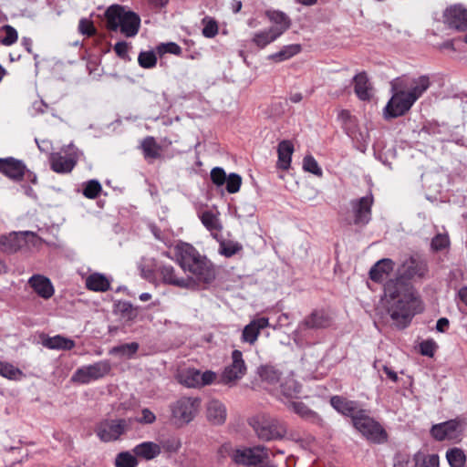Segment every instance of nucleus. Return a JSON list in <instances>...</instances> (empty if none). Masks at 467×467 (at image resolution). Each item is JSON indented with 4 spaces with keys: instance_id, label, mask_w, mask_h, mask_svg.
I'll use <instances>...</instances> for the list:
<instances>
[{
    "instance_id": "60",
    "label": "nucleus",
    "mask_w": 467,
    "mask_h": 467,
    "mask_svg": "<svg viewBox=\"0 0 467 467\" xmlns=\"http://www.w3.org/2000/svg\"><path fill=\"white\" fill-rule=\"evenodd\" d=\"M337 119L345 129L348 128V124L352 122V116L348 110L342 109L337 114Z\"/></svg>"
},
{
    "instance_id": "49",
    "label": "nucleus",
    "mask_w": 467,
    "mask_h": 467,
    "mask_svg": "<svg viewBox=\"0 0 467 467\" xmlns=\"http://www.w3.org/2000/svg\"><path fill=\"white\" fill-rule=\"evenodd\" d=\"M226 190L229 193L239 192L242 184V177L237 173H230L225 181Z\"/></svg>"
},
{
    "instance_id": "23",
    "label": "nucleus",
    "mask_w": 467,
    "mask_h": 467,
    "mask_svg": "<svg viewBox=\"0 0 467 467\" xmlns=\"http://www.w3.org/2000/svg\"><path fill=\"white\" fill-rule=\"evenodd\" d=\"M330 404L339 413L351 417L352 420H354V417L357 416L359 412L356 402L348 400L340 396H333L330 399Z\"/></svg>"
},
{
    "instance_id": "63",
    "label": "nucleus",
    "mask_w": 467,
    "mask_h": 467,
    "mask_svg": "<svg viewBox=\"0 0 467 467\" xmlns=\"http://www.w3.org/2000/svg\"><path fill=\"white\" fill-rule=\"evenodd\" d=\"M22 45L23 47L26 48V50L28 52V53H32V45H33V42H32V39L29 38V37H23L22 38Z\"/></svg>"
},
{
    "instance_id": "34",
    "label": "nucleus",
    "mask_w": 467,
    "mask_h": 467,
    "mask_svg": "<svg viewBox=\"0 0 467 467\" xmlns=\"http://www.w3.org/2000/svg\"><path fill=\"white\" fill-rule=\"evenodd\" d=\"M139 347L137 342L126 343L111 348L109 354L119 358H131L137 353Z\"/></svg>"
},
{
    "instance_id": "5",
    "label": "nucleus",
    "mask_w": 467,
    "mask_h": 467,
    "mask_svg": "<svg viewBox=\"0 0 467 467\" xmlns=\"http://www.w3.org/2000/svg\"><path fill=\"white\" fill-rule=\"evenodd\" d=\"M134 420L131 418L105 419L95 427V433L103 442L119 441L131 430Z\"/></svg>"
},
{
    "instance_id": "9",
    "label": "nucleus",
    "mask_w": 467,
    "mask_h": 467,
    "mask_svg": "<svg viewBox=\"0 0 467 467\" xmlns=\"http://www.w3.org/2000/svg\"><path fill=\"white\" fill-rule=\"evenodd\" d=\"M352 422L354 427L368 440L378 443L383 442L386 440L385 431L378 422L368 417L364 410H359Z\"/></svg>"
},
{
    "instance_id": "57",
    "label": "nucleus",
    "mask_w": 467,
    "mask_h": 467,
    "mask_svg": "<svg viewBox=\"0 0 467 467\" xmlns=\"http://www.w3.org/2000/svg\"><path fill=\"white\" fill-rule=\"evenodd\" d=\"M155 420L156 417L151 410L149 409H143L141 411V418H140L138 421L144 424H151Z\"/></svg>"
},
{
    "instance_id": "4",
    "label": "nucleus",
    "mask_w": 467,
    "mask_h": 467,
    "mask_svg": "<svg viewBox=\"0 0 467 467\" xmlns=\"http://www.w3.org/2000/svg\"><path fill=\"white\" fill-rule=\"evenodd\" d=\"M107 27L111 31L119 30L127 37L135 36L140 26V16L125 7L112 5L105 12Z\"/></svg>"
},
{
    "instance_id": "19",
    "label": "nucleus",
    "mask_w": 467,
    "mask_h": 467,
    "mask_svg": "<svg viewBox=\"0 0 467 467\" xmlns=\"http://www.w3.org/2000/svg\"><path fill=\"white\" fill-rule=\"evenodd\" d=\"M32 289L43 299H49L55 294V288L49 278L42 275H34L28 279Z\"/></svg>"
},
{
    "instance_id": "15",
    "label": "nucleus",
    "mask_w": 467,
    "mask_h": 467,
    "mask_svg": "<svg viewBox=\"0 0 467 467\" xmlns=\"http://www.w3.org/2000/svg\"><path fill=\"white\" fill-rule=\"evenodd\" d=\"M444 21L451 28L467 30V9L462 5L448 7L444 12Z\"/></svg>"
},
{
    "instance_id": "28",
    "label": "nucleus",
    "mask_w": 467,
    "mask_h": 467,
    "mask_svg": "<svg viewBox=\"0 0 467 467\" xmlns=\"http://www.w3.org/2000/svg\"><path fill=\"white\" fill-rule=\"evenodd\" d=\"M86 287L94 292H106L110 288V281L100 273H93L85 280Z\"/></svg>"
},
{
    "instance_id": "25",
    "label": "nucleus",
    "mask_w": 467,
    "mask_h": 467,
    "mask_svg": "<svg viewBox=\"0 0 467 467\" xmlns=\"http://www.w3.org/2000/svg\"><path fill=\"white\" fill-rule=\"evenodd\" d=\"M135 456L150 461L161 452V446L153 441H144L133 448Z\"/></svg>"
},
{
    "instance_id": "12",
    "label": "nucleus",
    "mask_w": 467,
    "mask_h": 467,
    "mask_svg": "<svg viewBox=\"0 0 467 467\" xmlns=\"http://www.w3.org/2000/svg\"><path fill=\"white\" fill-rule=\"evenodd\" d=\"M465 421L460 419L435 424L431 430V436L437 441L458 439L465 429Z\"/></svg>"
},
{
    "instance_id": "18",
    "label": "nucleus",
    "mask_w": 467,
    "mask_h": 467,
    "mask_svg": "<svg viewBox=\"0 0 467 467\" xmlns=\"http://www.w3.org/2000/svg\"><path fill=\"white\" fill-rule=\"evenodd\" d=\"M268 326L269 319L267 317H263L253 319L244 327L241 337L242 341L254 345L260 335V331Z\"/></svg>"
},
{
    "instance_id": "8",
    "label": "nucleus",
    "mask_w": 467,
    "mask_h": 467,
    "mask_svg": "<svg viewBox=\"0 0 467 467\" xmlns=\"http://www.w3.org/2000/svg\"><path fill=\"white\" fill-rule=\"evenodd\" d=\"M78 160V150L73 145L62 147L59 151L49 156L50 168L57 173H69Z\"/></svg>"
},
{
    "instance_id": "53",
    "label": "nucleus",
    "mask_w": 467,
    "mask_h": 467,
    "mask_svg": "<svg viewBox=\"0 0 467 467\" xmlns=\"http://www.w3.org/2000/svg\"><path fill=\"white\" fill-rule=\"evenodd\" d=\"M449 244V237L446 234H439L433 237L431 241V247L436 251H440L447 247Z\"/></svg>"
},
{
    "instance_id": "51",
    "label": "nucleus",
    "mask_w": 467,
    "mask_h": 467,
    "mask_svg": "<svg viewBox=\"0 0 467 467\" xmlns=\"http://www.w3.org/2000/svg\"><path fill=\"white\" fill-rule=\"evenodd\" d=\"M226 178L227 176L224 170L220 167H215L211 171V180L217 186L223 185Z\"/></svg>"
},
{
    "instance_id": "45",
    "label": "nucleus",
    "mask_w": 467,
    "mask_h": 467,
    "mask_svg": "<svg viewBox=\"0 0 467 467\" xmlns=\"http://www.w3.org/2000/svg\"><path fill=\"white\" fill-rule=\"evenodd\" d=\"M289 409L300 417L308 418L314 414V412L302 401H287L285 402Z\"/></svg>"
},
{
    "instance_id": "54",
    "label": "nucleus",
    "mask_w": 467,
    "mask_h": 467,
    "mask_svg": "<svg viewBox=\"0 0 467 467\" xmlns=\"http://www.w3.org/2000/svg\"><path fill=\"white\" fill-rule=\"evenodd\" d=\"M78 30L80 31L81 34L87 35L88 36L94 35L96 32L93 23L90 20L86 19V18H82L79 21Z\"/></svg>"
},
{
    "instance_id": "1",
    "label": "nucleus",
    "mask_w": 467,
    "mask_h": 467,
    "mask_svg": "<svg viewBox=\"0 0 467 467\" xmlns=\"http://www.w3.org/2000/svg\"><path fill=\"white\" fill-rule=\"evenodd\" d=\"M427 271L426 263L410 258L399 269L400 276L395 280H389L385 285L386 308L397 326L406 327L412 317L422 310L420 301L408 280L415 277L421 278Z\"/></svg>"
},
{
    "instance_id": "16",
    "label": "nucleus",
    "mask_w": 467,
    "mask_h": 467,
    "mask_svg": "<svg viewBox=\"0 0 467 467\" xmlns=\"http://www.w3.org/2000/svg\"><path fill=\"white\" fill-rule=\"evenodd\" d=\"M156 273L162 283L180 288H187V284L184 279L185 275L181 276L172 265L161 264L157 265Z\"/></svg>"
},
{
    "instance_id": "50",
    "label": "nucleus",
    "mask_w": 467,
    "mask_h": 467,
    "mask_svg": "<svg viewBox=\"0 0 467 467\" xmlns=\"http://www.w3.org/2000/svg\"><path fill=\"white\" fill-rule=\"evenodd\" d=\"M437 348H438V346H437L436 342L432 339H428V340L422 341L420 344V353L426 357H431V358L433 357Z\"/></svg>"
},
{
    "instance_id": "40",
    "label": "nucleus",
    "mask_w": 467,
    "mask_h": 467,
    "mask_svg": "<svg viewBox=\"0 0 467 467\" xmlns=\"http://www.w3.org/2000/svg\"><path fill=\"white\" fill-rule=\"evenodd\" d=\"M0 32L4 34L0 36V43L9 47L14 45L18 39L17 31L10 25H5L0 28Z\"/></svg>"
},
{
    "instance_id": "29",
    "label": "nucleus",
    "mask_w": 467,
    "mask_h": 467,
    "mask_svg": "<svg viewBox=\"0 0 467 467\" xmlns=\"http://www.w3.org/2000/svg\"><path fill=\"white\" fill-rule=\"evenodd\" d=\"M42 345L49 349L70 350L75 347V342L70 338L57 335L43 337Z\"/></svg>"
},
{
    "instance_id": "35",
    "label": "nucleus",
    "mask_w": 467,
    "mask_h": 467,
    "mask_svg": "<svg viewBox=\"0 0 467 467\" xmlns=\"http://www.w3.org/2000/svg\"><path fill=\"white\" fill-rule=\"evenodd\" d=\"M279 36L270 28L254 34L252 42L259 48H264L275 41Z\"/></svg>"
},
{
    "instance_id": "31",
    "label": "nucleus",
    "mask_w": 467,
    "mask_h": 467,
    "mask_svg": "<svg viewBox=\"0 0 467 467\" xmlns=\"http://www.w3.org/2000/svg\"><path fill=\"white\" fill-rule=\"evenodd\" d=\"M413 467H440V457L436 453L419 451L413 454Z\"/></svg>"
},
{
    "instance_id": "2",
    "label": "nucleus",
    "mask_w": 467,
    "mask_h": 467,
    "mask_svg": "<svg viewBox=\"0 0 467 467\" xmlns=\"http://www.w3.org/2000/svg\"><path fill=\"white\" fill-rule=\"evenodd\" d=\"M176 261L185 274L187 288L211 284L216 277L213 264L192 244L182 243L174 247Z\"/></svg>"
},
{
    "instance_id": "21",
    "label": "nucleus",
    "mask_w": 467,
    "mask_h": 467,
    "mask_svg": "<svg viewBox=\"0 0 467 467\" xmlns=\"http://www.w3.org/2000/svg\"><path fill=\"white\" fill-rule=\"evenodd\" d=\"M265 16L273 24L269 28L275 33H277L278 36H281L291 26L289 16L282 11L267 10Z\"/></svg>"
},
{
    "instance_id": "36",
    "label": "nucleus",
    "mask_w": 467,
    "mask_h": 467,
    "mask_svg": "<svg viewBox=\"0 0 467 467\" xmlns=\"http://www.w3.org/2000/svg\"><path fill=\"white\" fill-rule=\"evenodd\" d=\"M201 371L195 368H188L179 374V380L188 388L200 387Z\"/></svg>"
},
{
    "instance_id": "41",
    "label": "nucleus",
    "mask_w": 467,
    "mask_h": 467,
    "mask_svg": "<svg viewBox=\"0 0 467 467\" xmlns=\"http://www.w3.org/2000/svg\"><path fill=\"white\" fill-rule=\"evenodd\" d=\"M0 375L8 379L16 380L23 376V372L11 363L0 361Z\"/></svg>"
},
{
    "instance_id": "26",
    "label": "nucleus",
    "mask_w": 467,
    "mask_h": 467,
    "mask_svg": "<svg viewBox=\"0 0 467 467\" xmlns=\"http://www.w3.org/2000/svg\"><path fill=\"white\" fill-rule=\"evenodd\" d=\"M331 324L330 317L324 311H314L306 317L301 326L306 328H325Z\"/></svg>"
},
{
    "instance_id": "43",
    "label": "nucleus",
    "mask_w": 467,
    "mask_h": 467,
    "mask_svg": "<svg viewBox=\"0 0 467 467\" xmlns=\"http://www.w3.org/2000/svg\"><path fill=\"white\" fill-rule=\"evenodd\" d=\"M242 250V245L233 241H223L220 244L219 252L221 254L231 257Z\"/></svg>"
},
{
    "instance_id": "20",
    "label": "nucleus",
    "mask_w": 467,
    "mask_h": 467,
    "mask_svg": "<svg viewBox=\"0 0 467 467\" xmlns=\"http://www.w3.org/2000/svg\"><path fill=\"white\" fill-rule=\"evenodd\" d=\"M26 166L22 161L13 158L0 159V172L14 181L23 179Z\"/></svg>"
},
{
    "instance_id": "33",
    "label": "nucleus",
    "mask_w": 467,
    "mask_h": 467,
    "mask_svg": "<svg viewBox=\"0 0 467 467\" xmlns=\"http://www.w3.org/2000/svg\"><path fill=\"white\" fill-rule=\"evenodd\" d=\"M355 93L361 100H367L370 98V84L367 75L362 72L355 76Z\"/></svg>"
},
{
    "instance_id": "61",
    "label": "nucleus",
    "mask_w": 467,
    "mask_h": 467,
    "mask_svg": "<svg viewBox=\"0 0 467 467\" xmlns=\"http://www.w3.org/2000/svg\"><path fill=\"white\" fill-rule=\"evenodd\" d=\"M449 320L446 317H441L437 321L436 329L439 332H445L449 327Z\"/></svg>"
},
{
    "instance_id": "58",
    "label": "nucleus",
    "mask_w": 467,
    "mask_h": 467,
    "mask_svg": "<svg viewBox=\"0 0 467 467\" xmlns=\"http://www.w3.org/2000/svg\"><path fill=\"white\" fill-rule=\"evenodd\" d=\"M216 379V374L211 370H207L203 373L201 372L200 387L209 385L213 383Z\"/></svg>"
},
{
    "instance_id": "59",
    "label": "nucleus",
    "mask_w": 467,
    "mask_h": 467,
    "mask_svg": "<svg viewBox=\"0 0 467 467\" xmlns=\"http://www.w3.org/2000/svg\"><path fill=\"white\" fill-rule=\"evenodd\" d=\"M114 51L119 57L126 58L128 57L129 46L126 42H118L114 46Z\"/></svg>"
},
{
    "instance_id": "55",
    "label": "nucleus",
    "mask_w": 467,
    "mask_h": 467,
    "mask_svg": "<svg viewBox=\"0 0 467 467\" xmlns=\"http://www.w3.org/2000/svg\"><path fill=\"white\" fill-rule=\"evenodd\" d=\"M394 467H413V457L410 459L407 454L398 453L395 457Z\"/></svg>"
},
{
    "instance_id": "24",
    "label": "nucleus",
    "mask_w": 467,
    "mask_h": 467,
    "mask_svg": "<svg viewBox=\"0 0 467 467\" xmlns=\"http://www.w3.org/2000/svg\"><path fill=\"white\" fill-rule=\"evenodd\" d=\"M200 220L204 227L216 237L222 231L223 225L219 218V213L206 210L199 214Z\"/></svg>"
},
{
    "instance_id": "22",
    "label": "nucleus",
    "mask_w": 467,
    "mask_h": 467,
    "mask_svg": "<svg viewBox=\"0 0 467 467\" xmlns=\"http://www.w3.org/2000/svg\"><path fill=\"white\" fill-rule=\"evenodd\" d=\"M226 408L223 402L217 400H210L206 405V417L214 425H221L226 420Z\"/></svg>"
},
{
    "instance_id": "32",
    "label": "nucleus",
    "mask_w": 467,
    "mask_h": 467,
    "mask_svg": "<svg viewBox=\"0 0 467 467\" xmlns=\"http://www.w3.org/2000/svg\"><path fill=\"white\" fill-rule=\"evenodd\" d=\"M258 374L262 381L275 387V389L277 388L276 385H279L282 380L280 372L273 366L265 365L260 367Z\"/></svg>"
},
{
    "instance_id": "48",
    "label": "nucleus",
    "mask_w": 467,
    "mask_h": 467,
    "mask_svg": "<svg viewBox=\"0 0 467 467\" xmlns=\"http://www.w3.org/2000/svg\"><path fill=\"white\" fill-rule=\"evenodd\" d=\"M101 190V184L96 180H91L86 183L85 188L83 190V194L85 197L88 199H95L99 196Z\"/></svg>"
},
{
    "instance_id": "14",
    "label": "nucleus",
    "mask_w": 467,
    "mask_h": 467,
    "mask_svg": "<svg viewBox=\"0 0 467 467\" xmlns=\"http://www.w3.org/2000/svg\"><path fill=\"white\" fill-rule=\"evenodd\" d=\"M373 201V196L371 194H368L350 202L354 216V223L356 225L364 226L371 220V207Z\"/></svg>"
},
{
    "instance_id": "17",
    "label": "nucleus",
    "mask_w": 467,
    "mask_h": 467,
    "mask_svg": "<svg viewBox=\"0 0 467 467\" xmlns=\"http://www.w3.org/2000/svg\"><path fill=\"white\" fill-rule=\"evenodd\" d=\"M279 394L278 398L283 402H287L292 399L298 397L301 391L300 384L293 378L292 375H287L282 378L278 387L275 389Z\"/></svg>"
},
{
    "instance_id": "56",
    "label": "nucleus",
    "mask_w": 467,
    "mask_h": 467,
    "mask_svg": "<svg viewBox=\"0 0 467 467\" xmlns=\"http://www.w3.org/2000/svg\"><path fill=\"white\" fill-rule=\"evenodd\" d=\"M162 448L169 452H176L181 448V442L177 439H170L162 442Z\"/></svg>"
},
{
    "instance_id": "10",
    "label": "nucleus",
    "mask_w": 467,
    "mask_h": 467,
    "mask_svg": "<svg viewBox=\"0 0 467 467\" xmlns=\"http://www.w3.org/2000/svg\"><path fill=\"white\" fill-rule=\"evenodd\" d=\"M111 366L108 360H100L90 365L78 368L71 377V382L88 384L104 378L109 373Z\"/></svg>"
},
{
    "instance_id": "42",
    "label": "nucleus",
    "mask_w": 467,
    "mask_h": 467,
    "mask_svg": "<svg viewBox=\"0 0 467 467\" xmlns=\"http://www.w3.org/2000/svg\"><path fill=\"white\" fill-rule=\"evenodd\" d=\"M137 456L129 451L119 452L115 459L116 467H136L138 465Z\"/></svg>"
},
{
    "instance_id": "27",
    "label": "nucleus",
    "mask_w": 467,
    "mask_h": 467,
    "mask_svg": "<svg viewBox=\"0 0 467 467\" xmlns=\"http://www.w3.org/2000/svg\"><path fill=\"white\" fill-rule=\"evenodd\" d=\"M294 145L290 140H282L277 146V166L282 170H288L291 164Z\"/></svg>"
},
{
    "instance_id": "6",
    "label": "nucleus",
    "mask_w": 467,
    "mask_h": 467,
    "mask_svg": "<svg viewBox=\"0 0 467 467\" xmlns=\"http://www.w3.org/2000/svg\"><path fill=\"white\" fill-rule=\"evenodd\" d=\"M251 425L258 438L265 441L281 439L286 433V428L282 422L266 415L253 419Z\"/></svg>"
},
{
    "instance_id": "11",
    "label": "nucleus",
    "mask_w": 467,
    "mask_h": 467,
    "mask_svg": "<svg viewBox=\"0 0 467 467\" xmlns=\"http://www.w3.org/2000/svg\"><path fill=\"white\" fill-rule=\"evenodd\" d=\"M231 358V364L224 368L221 375V381L225 385L234 386L246 374L247 367L240 350H234Z\"/></svg>"
},
{
    "instance_id": "46",
    "label": "nucleus",
    "mask_w": 467,
    "mask_h": 467,
    "mask_svg": "<svg viewBox=\"0 0 467 467\" xmlns=\"http://www.w3.org/2000/svg\"><path fill=\"white\" fill-rule=\"evenodd\" d=\"M202 23L203 25L202 35L205 37L212 38L218 34V25L214 19L206 16Z\"/></svg>"
},
{
    "instance_id": "38",
    "label": "nucleus",
    "mask_w": 467,
    "mask_h": 467,
    "mask_svg": "<svg viewBox=\"0 0 467 467\" xmlns=\"http://www.w3.org/2000/svg\"><path fill=\"white\" fill-rule=\"evenodd\" d=\"M300 51L301 46L299 44H291L283 47L280 51L272 54L269 58L275 62H282L297 55Z\"/></svg>"
},
{
    "instance_id": "44",
    "label": "nucleus",
    "mask_w": 467,
    "mask_h": 467,
    "mask_svg": "<svg viewBox=\"0 0 467 467\" xmlns=\"http://www.w3.org/2000/svg\"><path fill=\"white\" fill-rule=\"evenodd\" d=\"M303 169L304 171L313 173L318 177L323 175L322 169L318 165L317 161L311 155H306L303 159Z\"/></svg>"
},
{
    "instance_id": "47",
    "label": "nucleus",
    "mask_w": 467,
    "mask_h": 467,
    "mask_svg": "<svg viewBox=\"0 0 467 467\" xmlns=\"http://www.w3.org/2000/svg\"><path fill=\"white\" fill-rule=\"evenodd\" d=\"M138 62L141 67L151 68L157 63V57L152 51L140 52L138 57Z\"/></svg>"
},
{
    "instance_id": "30",
    "label": "nucleus",
    "mask_w": 467,
    "mask_h": 467,
    "mask_svg": "<svg viewBox=\"0 0 467 467\" xmlns=\"http://www.w3.org/2000/svg\"><path fill=\"white\" fill-rule=\"evenodd\" d=\"M390 259H381L369 271V277L375 282H382L393 269Z\"/></svg>"
},
{
    "instance_id": "13",
    "label": "nucleus",
    "mask_w": 467,
    "mask_h": 467,
    "mask_svg": "<svg viewBox=\"0 0 467 467\" xmlns=\"http://www.w3.org/2000/svg\"><path fill=\"white\" fill-rule=\"evenodd\" d=\"M232 460L237 464L256 465L268 458L267 449L263 446L236 449L231 454Z\"/></svg>"
},
{
    "instance_id": "39",
    "label": "nucleus",
    "mask_w": 467,
    "mask_h": 467,
    "mask_svg": "<svg viewBox=\"0 0 467 467\" xmlns=\"http://www.w3.org/2000/svg\"><path fill=\"white\" fill-rule=\"evenodd\" d=\"M446 459L451 467H464L466 454L463 450L455 447L447 451Z\"/></svg>"
},
{
    "instance_id": "64",
    "label": "nucleus",
    "mask_w": 467,
    "mask_h": 467,
    "mask_svg": "<svg viewBox=\"0 0 467 467\" xmlns=\"http://www.w3.org/2000/svg\"><path fill=\"white\" fill-rule=\"evenodd\" d=\"M458 295L460 299L467 306V287L461 288Z\"/></svg>"
},
{
    "instance_id": "7",
    "label": "nucleus",
    "mask_w": 467,
    "mask_h": 467,
    "mask_svg": "<svg viewBox=\"0 0 467 467\" xmlns=\"http://www.w3.org/2000/svg\"><path fill=\"white\" fill-rule=\"evenodd\" d=\"M200 407V398L182 397L171 405L172 419L178 424H188L195 418Z\"/></svg>"
},
{
    "instance_id": "62",
    "label": "nucleus",
    "mask_w": 467,
    "mask_h": 467,
    "mask_svg": "<svg viewBox=\"0 0 467 467\" xmlns=\"http://www.w3.org/2000/svg\"><path fill=\"white\" fill-rule=\"evenodd\" d=\"M382 369L383 371L386 373L387 377L393 382H396L398 381V374L392 370L390 368H389L388 366L384 365L382 367Z\"/></svg>"
},
{
    "instance_id": "3",
    "label": "nucleus",
    "mask_w": 467,
    "mask_h": 467,
    "mask_svg": "<svg viewBox=\"0 0 467 467\" xmlns=\"http://www.w3.org/2000/svg\"><path fill=\"white\" fill-rule=\"evenodd\" d=\"M428 76L397 78L391 82L392 97L385 108L387 118H397L408 112L413 104L430 88Z\"/></svg>"
},
{
    "instance_id": "52",
    "label": "nucleus",
    "mask_w": 467,
    "mask_h": 467,
    "mask_svg": "<svg viewBox=\"0 0 467 467\" xmlns=\"http://www.w3.org/2000/svg\"><path fill=\"white\" fill-rule=\"evenodd\" d=\"M157 50L160 54L171 53L174 55H180L182 53L181 47L174 42L161 44L157 47Z\"/></svg>"
},
{
    "instance_id": "37",
    "label": "nucleus",
    "mask_w": 467,
    "mask_h": 467,
    "mask_svg": "<svg viewBox=\"0 0 467 467\" xmlns=\"http://www.w3.org/2000/svg\"><path fill=\"white\" fill-rule=\"evenodd\" d=\"M141 149L146 159H158L161 157V146L151 136H148L142 140Z\"/></svg>"
}]
</instances>
